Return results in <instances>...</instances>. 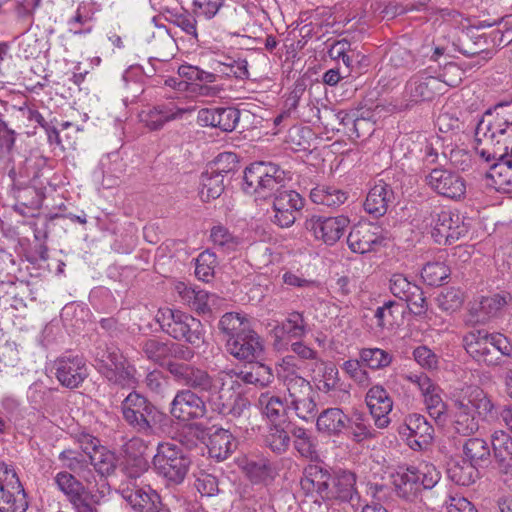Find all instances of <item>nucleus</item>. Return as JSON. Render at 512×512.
I'll list each match as a JSON object with an SVG mask.
<instances>
[{
	"label": "nucleus",
	"mask_w": 512,
	"mask_h": 512,
	"mask_svg": "<svg viewBox=\"0 0 512 512\" xmlns=\"http://www.w3.org/2000/svg\"><path fill=\"white\" fill-rule=\"evenodd\" d=\"M331 479L332 473L327 467L311 463L305 467L300 484L307 493L316 492L322 499H325Z\"/></svg>",
	"instance_id": "c85d7f7f"
},
{
	"label": "nucleus",
	"mask_w": 512,
	"mask_h": 512,
	"mask_svg": "<svg viewBox=\"0 0 512 512\" xmlns=\"http://www.w3.org/2000/svg\"><path fill=\"white\" fill-rule=\"evenodd\" d=\"M31 288L24 281H8L0 283V302L8 304L14 310L27 307V299L31 296Z\"/></svg>",
	"instance_id": "f704fd0d"
},
{
	"label": "nucleus",
	"mask_w": 512,
	"mask_h": 512,
	"mask_svg": "<svg viewBox=\"0 0 512 512\" xmlns=\"http://www.w3.org/2000/svg\"><path fill=\"white\" fill-rule=\"evenodd\" d=\"M243 180V190L247 194L266 198L284 186L285 172L271 162H254L246 167Z\"/></svg>",
	"instance_id": "6e6552de"
},
{
	"label": "nucleus",
	"mask_w": 512,
	"mask_h": 512,
	"mask_svg": "<svg viewBox=\"0 0 512 512\" xmlns=\"http://www.w3.org/2000/svg\"><path fill=\"white\" fill-rule=\"evenodd\" d=\"M443 74L433 76L427 70H423L412 76L405 85V96L411 103H419L422 101H430L436 95L442 93L444 84L455 86L456 81L445 79L448 72H460V69L454 63L445 66Z\"/></svg>",
	"instance_id": "9b49d317"
},
{
	"label": "nucleus",
	"mask_w": 512,
	"mask_h": 512,
	"mask_svg": "<svg viewBox=\"0 0 512 512\" xmlns=\"http://www.w3.org/2000/svg\"><path fill=\"white\" fill-rule=\"evenodd\" d=\"M361 360L348 359L342 364V370L360 387H368L370 384V376L366 369L363 368Z\"/></svg>",
	"instance_id": "338daca9"
},
{
	"label": "nucleus",
	"mask_w": 512,
	"mask_h": 512,
	"mask_svg": "<svg viewBox=\"0 0 512 512\" xmlns=\"http://www.w3.org/2000/svg\"><path fill=\"white\" fill-rule=\"evenodd\" d=\"M393 201L394 192L390 185L383 180H378L370 189L364 203V208L369 214L382 216L387 212L389 205Z\"/></svg>",
	"instance_id": "c756f323"
},
{
	"label": "nucleus",
	"mask_w": 512,
	"mask_h": 512,
	"mask_svg": "<svg viewBox=\"0 0 512 512\" xmlns=\"http://www.w3.org/2000/svg\"><path fill=\"white\" fill-rule=\"evenodd\" d=\"M382 241L383 237L380 234L379 227L371 223L353 227L347 237L348 247L353 252L360 254L374 250Z\"/></svg>",
	"instance_id": "bb28decb"
},
{
	"label": "nucleus",
	"mask_w": 512,
	"mask_h": 512,
	"mask_svg": "<svg viewBox=\"0 0 512 512\" xmlns=\"http://www.w3.org/2000/svg\"><path fill=\"white\" fill-rule=\"evenodd\" d=\"M167 370L179 385L194 392L207 393V402L214 412L223 415L227 413L240 414L235 407L228 406L224 395L225 386L219 384L217 375L213 377L207 370L199 366L176 361H170L167 364Z\"/></svg>",
	"instance_id": "7ed1b4c3"
},
{
	"label": "nucleus",
	"mask_w": 512,
	"mask_h": 512,
	"mask_svg": "<svg viewBox=\"0 0 512 512\" xmlns=\"http://www.w3.org/2000/svg\"><path fill=\"white\" fill-rule=\"evenodd\" d=\"M226 351L240 362L254 363L264 356L265 344L261 336L251 328L235 338L226 339Z\"/></svg>",
	"instance_id": "dca6fc26"
},
{
	"label": "nucleus",
	"mask_w": 512,
	"mask_h": 512,
	"mask_svg": "<svg viewBox=\"0 0 512 512\" xmlns=\"http://www.w3.org/2000/svg\"><path fill=\"white\" fill-rule=\"evenodd\" d=\"M466 352L479 364L495 367L501 364V356H512V344L501 333L486 329H474L463 338Z\"/></svg>",
	"instance_id": "20e7f679"
},
{
	"label": "nucleus",
	"mask_w": 512,
	"mask_h": 512,
	"mask_svg": "<svg viewBox=\"0 0 512 512\" xmlns=\"http://www.w3.org/2000/svg\"><path fill=\"white\" fill-rule=\"evenodd\" d=\"M163 332L176 340L199 346L204 341L203 326L200 320L180 310L161 308L155 316Z\"/></svg>",
	"instance_id": "0eeeda50"
},
{
	"label": "nucleus",
	"mask_w": 512,
	"mask_h": 512,
	"mask_svg": "<svg viewBox=\"0 0 512 512\" xmlns=\"http://www.w3.org/2000/svg\"><path fill=\"white\" fill-rule=\"evenodd\" d=\"M333 486L328 487L325 500H339L342 502L352 500L355 489V475L350 471L338 470L332 473Z\"/></svg>",
	"instance_id": "72a5a7b5"
},
{
	"label": "nucleus",
	"mask_w": 512,
	"mask_h": 512,
	"mask_svg": "<svg viewBox=\"0 0 512 512\" xmlns=\"http://www.w3.org/2000/svg\"><path fill=\"white\" fill-rule=\"evenodd\" d=\"M345 422H348V414L341 408L330 407L317 416L316 428L329 437H340L345 432Z\"/></svg>",
	"instance_id": "7c9ffc66"
},
{
	"label": "nucleus",
	"mask_w": 512,
	"mask_h": 512,
	"mask_svg": "<svg viewBox=\"0 0 512 512\" xmlns=\"http://www.w3.org/2000/svg\"><path fill=\"white\" fill-rule=\"evenodd\" d=\"M95 359L101 373L102 370L113 368L126 360L120 349L113 344L99 345L96 348Z\"/></svg>",
	"instance_id": "3c124183"
},
{
	"label": "nucleus",
	"mask_w": 512,
	"mask_h": 512,
	"mask_svg": "<svg viewBox=\"0 0 512 512\" xmlns=\"http://www.w3.org/2000/svg\"><path fill=\"white\" fill-rule=\"evenodd\" d=\"M53 483L70 504L89 493L84 484L77 479L76 474L67 470L57 472L53 477Z\"/></svg>",
	"instance_id": "e433bc0d"
},
{
	"label": "nucleus",
	"mask_w": 512,
	"mask_h": 512,
	"mask_svg": "<svg viewBox=\"0 0 512 512\" xmlns=\"http://www.w3.org/2000/svg\"><path fill=\"white\" fill-rule=\"evenodd\" d=\"M405 378L414 384L423 398L425 408L437 422H444L447 414V405L442 397V389L426 374L410 373Z\"/></svg>",
	"instance_id": "2eb2a0df"
},
{
	"label": "nucleus",
	"mask_w": 512,
	"mask_h": 512,
	"mask_svg": "<svg viewBox=\"0 0 512 512\" xmlns=\"http://www.w3.org/2000/svg\"><path fill=\"white\" fill-rule=\"evenodd\" d=\"M274 335L276 338H281L282 335H288L291 338H303L307 332V323L302 313L293 311L288 314L286 319L274 328Z\"/></svg>",
	"instance_id": "37998d69"
},
{
	"label": "nucleus",
	"mask_w": 512,
	"mask_h": 512,
	"mask_svg": "<svg viewBox=\"0 0 512 512\" xmlns=\"http://www.w3.org/2000/svg\"><path fill=\"white\" fill-rule=\"evenodd\" d=\"M247 474L252 482L262 483L274 478V469L268 460L251 461L246 466Z\"/></svg>",
	"instance_id": "0e129e2a"
},
{
	"label": "nucleus",
	"mask_w": 512,
	"mask_h": 512,
	"mask_svg": "<svg viewBox=\"0 0 512 512\" xmlns=\"http://www.w3.org/2000/svg\"><path fill=\"white\" fill-rule=\"evenodd\" d=\"M248 63L245 59L237 58V63H221L212 61L211 67L216 72L217 77H235L237 79H246L249 76Z\"/></svg>",
	"instance_id": "5fc2aeb1"
},
{
	"label": "nucleus",
	"mask_w": 512,
	"mask_h": 512,
	"mask_svg": "<svg viewBox=\"0 0 512 512\" xmlns=\"http://www.w3.org/2000/svg\"><path fill=\"white\" fill-rule=\"evenodd\" d=\"M454 428L459 434L471 435L480 428V420H497L512 434V404L499 409L491 397L479 386L466 385L454 394Z\"/></svg>",
	"instance_id": "f03ea898"
},
{
	"label": "nucleus",
	"mask_w": 512,
	"mask_h": 512,
	"mask_svg": "<svg viewBox=\"0 0 512 512\" xmlns=\"http://www.w3.org/2000/svg\"><path fill=\"white\" fill-rule=\"evenodd\" d=\"M52 370L59 383L69 389L78 388L88 377L85 359L75 354H63L56 358Z\"/></svg>",
	"instance_id": "6ab92c4d"
},
{
	"label": "nucleus",
	"mask_w": 512,
	"mask_h": 512,
	"mask_svg": "<svg viewBox=\"0 0 512 512\" xmlns=\"http://www.w3.org/2000/svg\"><path fill=\"white\" fill-rule=\"evenodd\" d=\"M289 421L269 424L265 435V445L275 454L281 455L286 453L291 445Z\"/></svg>",
	"instance_id": "4c0bfd02"
},
{
	"label": "nucleus",
	"mask_w": 512,
	"mask_h": 512,
	"mask_svg": "<svg viewBox=\"0 0 512 512\" xmlns=\"http://www.w3.org/2000/svg\"><path fill=\"white\" fill-rule=\"evenodd\" d=\"M425 183L437 194L460 199L466 193V183L457 173L444 168H433L425 176Z\"/></svg>",
	"instance_id": "4be33fe9"
},
{
	"label": "nucleus",
	"mask_w": 512,
	"mask_h": 512,
	"mask_svg": "<svg viewBox=\"0 0 512 512\" xmlns=\"http://www.w3.org/2000/svg\"><path fill=\"white\" fill-rule=\"evenodd\" d=\"M89 459L101 475L111 474L116 467L114 454L103 446L99 450H95V453L91 454Z\"/></svg>",
	"instance_id": "bf43d9fd"
},
{
	"label": "nucleus",
	"mask_w": 512,
	"mask_h": 512,
	"mask_svg": "<svg viewBox=\"0 0 512 512\" xmlns=\"http://www.w3.org/2000/svg\"><path fill=\"white\" fill-rule=\"evenodd\" d=\"M405 312L404 304L398 301L389 300L375 311L377 326L381 329L392 328L399 325L403 320Z\"/></svg>",
	"instance_id": "79ce46f5"
},
{
	"label": "nucleus",
	"mask_w": 512,
	"mask_h": 512,
	"mask_svg": "<svg viewBox=\"0 0 512 512\" xmlns=\"http://www.w3.org/2000/svg\"><path fill=\"white\" fill-rule=\"evenodd\" d=\"M407 442L413 450H423L432 442L434 428L421 414H411L405 420Z\"/></svg>",
	"instance_id": "cd10ccee"
},
{
	"label": "nucleus",
	"mask_w": 512,
	"mask_h": 512,
	"mask_svg": "<svg viewBox=\"0 0 512 512\" xmlns=\"http://www.w3.org/2000/svg\"><path fill=\"white\" fill-rule=\"evenodd\" d=\"M92 21V15L86 11V9L79 7L76 10L75 15L72 16L67 22L68 30L74 35L89 34L93 29Z\"/></svg>",
	"instance_id": "680f3d73"
},
{
	"label": "nucleus",
	"mask_w": 512,
	"mask_h": 512,
	"mask_svg": "<svg viewBox=\"0 0 512 512\" xmlns=\"http://www.w3.org/2000/svg\"><path fill=\"white\" fill-rule=\"evenodd\" d=\"M191 460L176 444L160 443L153 458V465L158 475L171 484H181L189 470Z\"/></svg>",
	"instance_id": "9d476101"
},
{
	"label": "nucleus",
	"mask_w": 512,
	"mask_h": 512,
	"mask_svg": "<svg viewBox=\"0 0 512 512\" xmlns=\"http://www.w3.org/2000/svg\"><path fill=\"white\" fill-rule=\"evenodd\" d=\"M141 347L144 355L155 363H162L168 356H170L171 352V348L168 343L154 338L145 340Z\"/></svg>",
	"instance_id": "052dcab7"
},
{
	"label": "nucleus",
	"mask_w": 512,
	"mask_h": 512,
	"mask_svg": "<svg viewBox=\"0 0 512 512\" xmlns=\"http://www.w3.org/2000/svg\"><path fill=\"white\" fill-rule=\"evenodd\" d=\"M252 365L241 370L223 369L217 373V381L222 386H226L229 382L231 388L240 386L239 381L246 385H253L256 388L264 389L274 382L273 369L257 360Z\"/></svg>",
	"instance_id": "4468645a"
},
{
	"label": "nucleus",
	"mask_w": 512,
	"mask_h": 512,
	"mask_svg": "<svg viewBox=\"0 0 512 512\" xmlns=\"http://www.w3.org/2000/svg\"><path fill=\"white\" fill-rule=\"evenodd\" d=\"M223 190V178L209 173V170L206 169L201 175V188L199 191L201 199L205 202L216 199L222 194Z\"/></svg>",
	"instance_id": "864d4df0"
},
{
	"label": "nucleus",
	"mask_w": 512,
	"mask_h": 512,
	"mask_svg": "<svg viewBox=\"0 0 512 512\" xmlns=\"http://www.w3.org/2000/svg\"><path fill=\"white\" fill-rule=\"evenodd\" d=\"M124 497L138 512H159L161 509V498L150 486H137L126 492Z\"/></svg>",
	"instance_id": "473e14b6"
},
{
	"label": "nucleus",
	"mask_w": 512,
	"mask_h": 512,
	"mask_svg": "<svg viewBox=\"0 0 512 512\" xmlns=\"http://www.w3.org/2000/svg\"><path fill=\"white\" fill-rule=\"evenodd\" d=\"M423 213V222L431 227L432 237L438 244H452L465 237L471 228V219L456 210L435 206Z\"/></svg>",
	"instance_id": "39448f33"
},
{
	"label": "nucleus",
	"mask_w": 512,
	"mask_h": 512,
	"mask_svg": "<svg viewBox=\"0 0 512 512\" xmlns=\"http://www.w3.org/2000/svg\"><path fill=\"white\" fill-rule=\"evenodd\" d=\"M175 289L184 304L188 305L198 314H209L220 306V299L216 294L205 290H197L179 282Z\"/></svg>",
	"instance_id": "393cba45"
},
{
	"label": "nucleus",
	"mask_w": 512,
	"mask_h": 512,
	"mask_svg": "<svg viewBox=\"0 0 512 512\" xmlns=\"http://www.w3.org/2000/svg\"><path fill=\"white\" fill-rule=\"evenodd\" d=\"M102 374L109 382L121 387H134L136 385L135 368L126 360L113 368L102 370Z\"/></svg>",
	"instance_id": "49530a36"
},
{
	"label": "nucleus",
	"mask_w": 512,
	"mask_h": 512,
	"mask_svg": "<svg viewBox=\"0 0 512 512\" xmlns=\"http://www.w3.org/2000/svg\"><path fill=\"white\" fill-rule=\"evenodd\" d=\"M58 459L63 468L81 477L87 483H91V479L94 477L93 471L81 453L72 449H65L60 452Z\"/></svg>",
	"instance_id": "ea45409f"
},
{
	"label": "nucleus",
	"mask_w": 512,
	"mask_h": 512,
	"mask_svg": "<svg viewBox=\"0 0 512 512\" xmlns=\"http://www.w3.org/2000/svg\"><path fill=\"white\" fill-rule=\"evenodd\" d=\"M463 454L465 456V460L476 466H481L489 461L491 451L486 440L478 437H472L464 442Z\"/></svg>",
	"instance_id": "c03bdc74"
},
{
	"label": "nucleus",
	"mask_w": 512,
	"mask_h": 512,
	"mask_svg": "<svg viewBox=\"0 0 512 512\" xmlns=\"http://www.w3.org/2000/svg\"><path fill=\"white\" fill-rule=\"evenodd\" d=\"M207 447L211 458L223 461L236 449L237 442L228 430L219 428L210 435Z\"/></svg>",
	"instance_id": "58836bf2"
},
{
	"label": "nucleus",
	"mask_w": 512,
	"mask_h": 512,
	"mask_svg": "<svg viewBox=\"0 0 512 512\" xmlns=\"http://www.w3.org/2000/svg\"><path fill=\"white\" fill-rule=\"evenodd\" d=\"M225 0H193L192 12L198 19H213L224 6Z\"/></svg>",
	"instance_id": "774afa93"
},
{
	"label": "nucleus",
	"mask_w": 512,
	"mask_h": 512,
	"mask_svg": "<svg viewBox=\"0 0 512 512\" xmlns=\"http://www.w3.org/2000/svg\"><path fill=\"white\" fill-rule=\"evenodd\" d=\"M343 435L355 443H362L375 438L376 432L368 416L363 411L353 410L348 415V422H345V432Z\"/></svg>",
	"instance_id": "2f4dec72"
},
{
	"label": "nucleus",
	"mask_w": 512,
	"mask_h": 512,
	"mask_svg": "<svg viewBox=\"0 0 512 512\" xmlns=\"http://www.w3.org/2000/svg\"><path fill=\"white\" fill-rule=\"evenodd\" d=\"M450 275V269L442 262H429L421 272L422 279L430 286H439Z\"/></svg>",
	"instance_id": "4d7b16f0"
},
{
	"label": "nucleus",
	"mask_w": 512,
	"mask_h": 512,
	"mask_svg": "<svg viewBox=\"0 0 512 512\" xmlns=\"http://www.w3.org/2000/svg\"><path fill=\"white\" fill-rule=\"evenodd\" d=\"M290 432L294 438V449L301 457L310 460H313L317 457L316 445L314 443L313 437L306 428L293 424L291 425Z\"/></svg>",
	"instance_id": "a18cd8bd"
},
{
	"label": "nucleus",
	"mask_w": 512,
	"mask_h": 512,
	"mask_svg": "<svg viewBox=\"0 0 512 512\" xmlns=\"http://www.w3.org/2000/svg\"><path fill=\"white\" fill-rule=\"evenodd\" d=\"M147 446L139 437H132L122 445V452L125 457L134 461L135 465L144 470L146 468V461L143 458Z\"/></svg>",
	"instance_id": "6e6d98bb"
},
{
	"label": "nucleus",
	"mask_w": 512,
	"mask_h": 512,
	"mask_svg": "<svg viewBox=\"0 0 512 512\" xmlns=\"http://www.w3.org/2000/svg\"><path fill=\"white\" fill-rule=\"evenodd\" d=\"M257 406L270 424L287 421L285 417L290 408L284 398L271 392H262L258 397Z\"/></svg>",
	"instance_id": "c9c22d12"
},
{
	"label": "nucleus",
	"mask_w": 512,
	"mask_h": 512,
	"mask_svg": "<svg viewBox=\"0 0 512 512\" xmlns=\"http://www.w3.org/2000/svg\"><path fill=\"white\" fill-rule=\"evenodd\" d=\"M273 195L274 223L282 228H288L300 215L305 200L298 192L282 188H278Z\"/></svg>",
	"instance_id": "412c9836"
},
{
	"label": "nucleus",
	"mask_w": 512,
	"mask_h": 512,
	"mask_svg": "<svg viewBox=\"0 0 512 512\" xmlns=\"http://www.w3.org/2000/svg\"><path fill=\"white\" fill-rule=\"evenodd\" d=\"M282 384L286 390L284 399L288 408L305 422L313 420L317 414V404L311 383L300 375L285 379Z\"/></svg>",
	"instance_id": "f8f14e48"
},
{
	"label": "nucleus",
	"mask_w": 512,
	"mask_h": 512,
	"mask_svg": "<svg viewBox=\"0 0 512 512\" xmlns=\"http://www.w3.org/2000/svg\"><path fill=\"white\" fill-rule=\"evenodd\" d=\"M475 150L486 162L496 161L488 177L498 191L512 192V102L485 112L475 129Z\"/></svg>",
	"instance_id": "f257e3e1"
},
{
	"label": "nucleus",
	"mask_w": 512,
	"mask_h": 512,
	"mask_svg": "<svg viewBox=\"0 0 512 512\" xmlns=\"http://www.w3.org/2000/svg\"><path fill=\"white\" fill-rule=\"evenodd\" d=\"M217 265L216 255L210 251L200 253L196 259L195 275L204 282H209L214 276Z\"/></svg>",
	"instance_id": "13d9d810"
},
{
	"label": "nucleus",
	"mask_w": 512,
	"mask_h": 512,
	"mask_svg": "<svg viewBox=\"0 0 512 512\" xmlns=\"http://www.w3.org/2000/svg\"><path fill=\"white\" fill-rule=\"evenodd\" d=\"M238 166L237 156L232 152L220 153L209 165V173L223 178L224 174L234 171Z\"/></svg>",
	"instance_id": "e2e57ef3"
},
{
	"label": "nucleus",
	"mask_w": 512,
	"mask_h": 512,
	"mask_svg": "<svg viewBox=\"0 0 512 512\" xmlns=\"http://www.w3.org/2000/svg\"><path fill=\"white\" fill-rule=\"evenodd\" d=\"M240 115V111L234 107L203 108L198 111L197 122L201 126L232 132L240 120Z\"/></svg>",
	"instance_id": "a878e982"
},
{
	"label": "nucleus",
	"mask_w": 512,
	"mask_h": 512,
	"mask_svg": "<svg viewBox=\"0 0 512 512\" xmlns=\"http://www.w3.org/2000/svg\"><path fill=\"white\" fill-rule=\"evenodd\" d=\"M210 238L213 244L223 252H230L236 249L238 239L227 228L221 225L214 226L211 229Z\"/></svg>",
	"instance_id": "69168bd1"
},
{
	"label": "nucleus",
	"mask_w": 512,
	"mask_h": 512,
	"mask_svg": "<svg viewBox=\"0 0 512 512\" xmlns=\"http://www.w3.org/2000/svg\"><path fill=\"white\" fill-rule=\"evenodd\" d=\"M207 399L191 389L178 390L170 403V414L181 422H189L207 416Z\"/></svg>",
	"instance_id": "f3484780"
},
{
	"label": "nucleus",
	"mask_w": 512,
	"mask_h": 512,
	"mask_svg": "<svg viewBox=\"0 0 512 512\" xmlns=\"http://www.w3.org/2000/svg\"><path fill=\"white\" fill-rule=\"evenodd\" d=\"M359 358L363 365L372 370L386 368L393 360L392 354L380 348H363L360 350Z\"/></svg>",
	"instance_id": "603ef678"
},
{
	"label": "nucleus",
	"mask_w": 512,
	"mask_h": 512,
	"mask_svg": "<svg viewBox=\"0 0 512 512\" xmlns=\"http://www.w3.org/2000/svg\"><path fill=\"white\" fill-rule=\"evenodd\" d=\"M310 198L315 204L335 208L346 202L348 194L336 186L318 185L311 190Z\"/></svg>",
	"instance_id": "a19ab883"
},
{
	"label": "nucleus",
	"mask_w": 512,
	"mask_h": 512,
	"mask_svg": "<svg viewBox=\"0 0 512 512\" xmlns=\"http://www.w3.org/2000/svg\"><path fill=\"white\" fill-rule=\"evenodd\" d=\"M448 477L457 485L469 486L478 478L477 466L467 460L462 463H453L448 468Z\"/></svg>",
	"instance_id": "de8ad7c7"
},
{
	"label": "nucleus",
	"mask_w": 512,
	"mask_h": 512,
	"mask_svg": "<svg viewBox=\"0 0 512 512\" xmlns=\"http://www.w3.org/2000/svg\"><path fill=\"white\" fill-rule=\"evenodd\" d=\"M219 330L224 335V341L226 339L235 338L237 335L247 330L249 327L248 321L240 316L238 313H225L219 320Z\"/></svg>",
	"instance_id": "09e8293b"
},
{
	"label": "nucleus",
	"mask_w": 512,
	"mask_h": 512,
	"mask_svg": "<svg viewBox=\"0 0 512 512\" xmlns=\"http://www.w3.org/2000/svg\"><path fill=\"white\" fill-rule=\"evenodd\" d=\"M510 434L502 429H497L491 434L494 455L500 463L512 460V437Z\"/></svg>",
	"instance_id": "8fccbe9b"
},
{
	"label": "nucleus",
	"mask_w": 512,
	"mask_h": 512,
	"mask_svg": "<svg viewBox=\"0 0 512 512\" xmlns=\"http://www.w3.org/2000/svg\"><path fill=\"white\" fill-rule=\"evenodd\" d=\"M28 501L25 490L12 466L0 463V512H25Z\"/></svg>",
	"instance_id": "ddd939ff"
},
{
	"label": "nucleus",
	"mask_w": 512,
	"mask_h": 512,
	"mask_svg": "<svg viewBox=\"0 0 512 512\" xmlns=\"http://www.w3.org/2000/svg\"><path fill=\"white\" fill-rule=\"evenodd\" d=\"M194 111L192 107H178L174 102L157 104L140 113V120L151 131H157L170 121L182 119L185 114Z\"/></svg>",
	"instance_id": "5701e85b"
},
{
	"label": "nucleus",
	"mask_w": 512,
	"mask_h": 512,
	"mask_svg": "<svg viewBox=\"0 0 512 512\" xmlns=\"http://www.w3.org/2000/svg\"><path fill=\"white\" fill-rule=\"evenodd\" d=\"M365 402L375 426L379 429L388 427L391 422L389 414L393 409V400L387 390L382 385L372 386L366 393Z\"/></svg>",
	"instance_id": "b1692460"
},
{
	"label": "nucleus",
	"mask_w": 512,
	"mask_h": 512,
	"mask_svg": "<svg viewBox=\"0 0 512 512\" xmlns=\"http://www.w3.org/2000/svg\"><path fill=\"white\" fill-rule=\"evenodd\" d=\"M124 420L140 433L150 434L162 418L161 412L146 397L130 392L121 403Z\"/></svg>",
	"instance_id": "1a4fd4ad"
},
{
	"label": "nucleus",
	"mask_w": 512,
	"mask_h": 512,
	"mask_svg": "<svg viewBox=\"0 0 512 512\" xmlns=\"http://www.w3.org/2000/svg\"><path fill=\"white\" fill-rule=\"evenodd\" d=\"M392 477L397 495L413 501L423 489L433 488L439 482L441 475L433 464L420 463L417 467H401Z\"/></svg>",
	"instance_id": "423d86ee"
},
{
	"label": "nucleus",
	"mask_w": 512,
	"mask_h": 512,
	"mask_svg": "<svg viewBox=\"0 0 512 512\" xmlns=\"http://www.w3.org/2000/svg\"><path fill=\"white\" fill-rule=\"evenodd\" d=\"M510 300V294L505 291L481 296L470 304L465 321L469 325L486 324L498 317Z\"/></svg>",
	"instance_id": "a211bd4d"
},
{
	"label": "nucleus",
	"mask_w": 512,
	"mask_h": 512,
	"mask_svg": "<svg viewBox=\"0 0 512 512\" xmlns=\"http://www.w3.org/2000/svg\"><path fill=\"white\" fill-rule=\"evenodd\" d=\"M349 224V218L343 215L334 217L313 215L305 221V228L315 239L331 246L340 240Z\"/></svg>",
	"instance_id": "aec40b11"
}]
</instances>
